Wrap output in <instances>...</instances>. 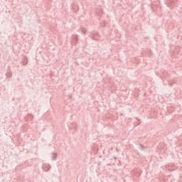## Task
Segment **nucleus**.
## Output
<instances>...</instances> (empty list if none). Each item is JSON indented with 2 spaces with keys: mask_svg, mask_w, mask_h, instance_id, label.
Listing matches in <instances>:
<instances>
[{
  "mask_svg": "<svg viewBox=\"0 0 182 182\" xmlns=\"http://www.w3.org/2000/svg\"><path fill=\"white\" fill-rule=\"evenodd\" d=\"M43 170L44 171H49L50 170V166L48 164H45L43 165Z\"/></svg>",
  "mask_w": 182,
  "mask_h": 182,
  "instance_id": "f257e3e1",
  "label": "nucleus"
},
{
  "mask_svg": "<svg viewBox=\"0 0 182 182\" xmlns=\"http://www.w3.org/2000/svg\"><path fill=\"white\" fill-rule=\"evenodd\" d=\"M58 157V154L56 153H52V160L55 161L56 160V158Z\"/></svg>",
  "mask_w": 182,
  "mask_h": 182,
  "instance_id": "f03ea898",
  "label": "nucleus"
},
{
  "mask_svg": "<svg viewBox=\"0 0 182 182\" xmlns=\"http://www.w3.org/2000/svg\"><path fill=\"white\" fill-rule=\"evenodd\" d=\"M23 65H28V58L25 57L23 60Z\"/></svg>",
  "mask_w": 182,
  "mask_h": 182,
  "instance_id": "7ed1b4c3",
  "label": "nucleus"
},
{
  "mask_svg": "<svg viewBox=\"0 0 182 182\" xmlns=\"http://www.w3.org/2000/svg\"><path fill=\"white\" fill-rule=\"evenodd\" d=\"M73 38L75 42H77V41H78L77 36H74V37H73Z\"/></svg>",
  "mask_w": 182,
  "mask_h": 182,
  "instance_id": "20e7f679",
  "label": "nucleus"
},
{
  "mask_svg": "<svg viewBox=\"0 0 182 182\" xmlns=\"http://www.w3.org/2000/svg\"><path fill=\"white\" fill-rule=\"evenodd\" d=\"M82 33H86V31L85 30H82Z\"/></svg>",
  "mask_w": 182,
  "mask_h": 182,
  "instance_id": "39448f33",
  "label": "nucleus"
},
{
  "mask_svg": "<svg viewBox=\"0 0 182 182\" xmlns=\"http://www.w3.org/2000/svg\"><path fill=\"white\" fill-rule=\"evenodd\" d=\"M33 119V116L31 115V120Z\"/></svg>",
  "mask_w": 182,
  "mask_h": 182,
  "instance_id": "423d86ee",
  "label": "nucleus"
},
{
  "mask_svg": "<svg viewBox=\"0 0 182 182\" xmlns=\"http://www.w3.org/2000/svg\"><path fill=\"white\" fill-rule=\"evenodd\" d=\"M74 128L76 129V124H74Z\"/></svg>",
  "mask_w": 182,
  "mask_h": 182,
  "instance_id": "0eeeda50",
  "label": "nucleus"
},
{
  "mask_svg": "<svg viewBox=\"0 0 182 182\" xmlns=\"http://www.w3.org/2000/svg\"><path fill=\"white\" fill-rule=\"evenodd\" d=\"M171 86H173V84L170 83Z\"/></svg>",
  "mask_w": 182,
  "mask_h": 182,
  "instance_id": "6e6552de",
  "label": "nucleus"
},
{
  "mask_svg": "<svg viewBox=\"0 0 182 182\" xmlns=\"http://www.w3.org/2000/svg\"><path fill=\"white\" fill-rule=\"evenodd\" d=\"M141 147H142V148H143V145H141Z\"/></svg>",
  "mask_w": 182,
  "mask_h": 182,
  "instance_id": "1a4fd4ad",
  "label": "nucleus"
}]
</instances>
